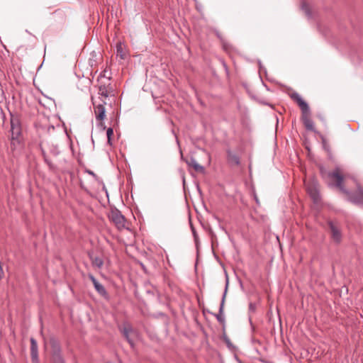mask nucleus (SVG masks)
Instances as JSON below:
<instances>
[{
    "instance_id": "nucleus-22",
    "label": "nucleus",
    "mask_w": 363,
    "mask_h": 363,
    "mask_svg": "<svg viewBox=\"0 0 363 363\" xmlns=\"http://www.w3.org/2000/svg\"><path fill=\"white\" fill-rule=\"evenodd\" d=\"M86 172H87L89 174L93 176L94 177V179H96V175L94 173V172H92L91 170H89V169H86Z\"/></svg>"
},
{
    "instance_id": "nucleus-6",
    "label": "nucleus",
    "mask_w": 363,
    "mask_h": 363,
    "mask_svg": "<svg viewBox=\"0 0 363 363\" xmlns=\"http://www.w3.org/2000/svg\"><path fill=\"white\" fill-rule=\"evenodd\" d=\"M121 332L130 345L133 347L134 344V337H136V332L128 324L124 325L123 328H121Z\"/></svg>"
},
{
    "instance_id": "nucleus-11",
    "label": "nucleus",
    "mask_w": 363,
    "mask_h": 363,
    "mask_svg": "<svg viewBox=\"0 0 363 363\" xmlns=\"http://www.w3.org/2000/svg\"><path fill=\"white\" fill-rule=\"evenodd\" d=\"M187 164L189 166H191L196 172H204V167L201 165H200L196 160L191 157L189 161L187 162Z\"/></svg>"
},
{
    "instance_id": "nucleus-4",
    "label": "nucleus",
    "mask_w": 363,
    "mask_h": 363,
    "mask_svg": "<svg viewBox=\"0 0 363 363\" xmlns=\"http://www.w3.org/2000/svg\"><path fill=\"white\" fill-rule=\"evenodd\" d=\"M329 228L333 241L337 244L340 243L342 238L340 228L333 222L329 223Z\"/></svg>"
},
{
    "instance_id": "nucleus-19",
    "label": "nucleus",
    "mask_w": 363,
    "mask_h": 363,
    "mask_svg": "<svg viewBox=\"0 0 363 363\" xmlns=\"http://www.w3.org/2000/svg\"><path fill=\"white\" fill-rule=\"evenodd\" d=\"M301 8H302V10L304 11V12L306 13V14L307 16H310L311 15L310 11H309V8H308V5L306 4L303 3Z\"/></svg>"
},
{
    "instance_id": "nucleus-18",
    "label": "nucleus",
    "mask_w": 363,
    "mask_h": 363,
    "mask_svg": "<svg viewBox=\"0 0 363 363\" xmlns=\"http://www.w3.org/2000/svg\"><path fill=\"white\" fill-rule=\"evenodd\" d=\"M32 363H39L38 353L30 354Z\"/></svg>"
},
{
    "instance_id": "nucleus-16",
    "label": "nucleus",
    "mask_w": 363,
    "mask_h": 363,
    "mask_svg": "<svg viewBox=\"0 0 363 363\" xmlns=\"http://www.w3.org/2000/svg\"><path fill=\"white\" fill-rule=\"evenodd\" d=\"M92 264H93L94 266L99 268V267H101L102 266L103 262H102V260L100 258L95 257L92 260Z\"/></svg>"
},
{
    "instance_id": "nucleus-14",
    "label": "nucleus",
    "mask_w": 363,
    "mask_h": 363,
    "mask_svg": "<svg viewBox=\"0 0 363 363\" xmlns=\"http://www.w3.org/2000/svg\"><path fill=\"white\" fill-rule=\"evenodd\" d=\"M30 354L38 353V347L36 340L31 337L30 340Z\"/></svg>"
},
{
    "instance_id": "nucleus-20",
    "label": "nucleus",
    "mask_w": 363,
    "mask_h": 363,
    "mask_svg": "<svg viewBox=\"0 0 363 363\" xmlns=\"http://www.w3.org/2000/svg\"><path fill=\"white\" fill-rule=\"evenodd\" d=\"M231 160L232 161H233L235 164H239V159L238 157H236L235 155H233L231 157Z\"/></svg>"
},
{
    "instance_id": "nucleus-8",
    "label": "nucleus",
    "mask_w": 363,
    "mask_h": 363,
    "mask_svg": "<svg viewBox=\"0 0 363 363\" xmlns=\"http://www.w3.org/2000/svg\"><path fill=\"white\" fill-rule=\"evenodd\" d=\"M52 358L53 363H65L60 354V347L55 344L53 345V352Z\"/></svg>"
},
{
    "instance_id": "nucleus-15",
    "label": "nucleus",
    "mask_w": 363,
    "mask_h": 363,
    "mask_svg": "<svg viewBox=\"0 0 363 363\" xmlns=\"http://www.w3.org/2000/svg\"><path fill=\"white\" fill-rule=\"evenodd\" d=\"M96 290L101 295L105 296L106 295V291L104 289V287L99 283V284L96 285V287H94Z\"/></svg>"
},
{
    "instance_id": "nucleus-13",
    "label": "nucleus",
    "mask_w": 363,
    "mask_h": 363,
    "mask_svg": "<svg viewBox=\"0 0 363 363\" xmlns=\"http://www.w3.org/2000/svg\"><path fill=\"white\" fill-rule=\"evenodd\" d=\"M308 113H303V123H304L306 128L308 130H313V122L312 121V120L311 118H309L308 117V116H307Z\"/></svg>"
},
{
    "instance_id": "nucleus-24",
    "label": "nucleus",
    "mask_w": 363,
    "mask_h": 363,
    "mask_svg": "<svg viewBox=\"0 0 363 363\" xmlns=\"http://www.w3.org/2000/svg\"><path fill=\"white\" fill-rule=\"evenodd\" d=\"M250 311H254L255 310V307H254V306L252 303L250 304Z\"/></svg>"
},
{
    "instance_id": "nucleus-5",
    "label": "nucleus",
    "mask_w": 363,
    "mask_h": 363,
    "mask_svg": "<svg viewBox=\"0 0 363 363\" xmlns=\"http://www.w3.org/2000/svg\"><path fill=\"white\" fill-rule=\"evenodd\" d=\"M11 139L16 140L21 134V125L17 118L11 117Z\"/></svg>"
},
{
    "instance_id": "nucleus-12",
    "label": "nucleus",
    "mask_w": 363,
    "mask_h": 363,
    "mask_svg": "<svg viewBox=\"0 0 363 363\" xmlns=\"http://www.w3.org/2000/svg\"><path fill=\"white\" fill-rule=\"evenodd\" d=\"M117 56H120L121 59L124 60L126 57L127 53L125 45L121 43H118L116 45Z\"/></svg>"
},
{
    "instance_id": "nucleus-10",
    "label": "nucleus",
    "mask_w": 363,
    "mask_h": 363,
    "mask_svg": "<svg viewBox=\"0 0 363 363\" xmlns=\"http://www.w3.org/2000/svg\"><path fill=\"white\" fill-rule=\"evenodd\" d=\"M106 109L105 107L99 104L95 108V114L97 120H103L105 117Z\"/></svg>"
},
{
    "instance_id": "nucleus-17",
    "label": "nucleus",
    "mask_w": 363,
    "mask_h": 363,
    "mask_svg": "<svg viewBox=\"0 0 363 363\" xmlns=\"http://www.w3.org/2000/svg\"><path fill=\"white\" fill-rule=\"evenodd\" d=\"M113 128L111 127L108 128V130H107V138H108V143L112 145V138H111V135H112V133H113Z\"/></svg>"
},
{
    "instance_id": "nucleus-25",
    "label": "nucleus",
    "mask_w": 363,
    "mask_h": 363,
    "mask_svg": "<svg viewBox=\"0 0 363 363\" xmlns=\"http://www.w3.org/2000/svg\"><path fill=\"white\" fill-rule=\"evenodd\" d=\"M106 196L108 198V194L107 193V191L106 190Z\"/></svg>"
},
{
    "instance_id": "nucleus-9",
    "label": "nucleus",
    "mask_w": 363,
    "mask_h": 363,
    "mask_svg": "<svg viewBox=\"0 0 363 363\" xmlns=\"http://www.w3.org/2000/svg\"><path fill=\"white\" fill-rule=\"evenodd\" d=\"M228 286V279H227L225 291L223 293V295L222 297V301H221L220 306L219 314L217 315V319L220 322H222L223 320V311L224 302H225V296H226V294H227Z\"/></svg>"
},
{
    "instance_id": "nucleus-23",
    "label": "nucleus",
    "mask_w": 363,
    "mask_h": 363,
    "mask_svg": "<svg viewBox=\"0 0 363 363\" xmlns=\"http://www.w3.org/2000/svg\"><path fill=\"white\" fill-rule=\"evenodd\" d=\"M108 218L111 220H113V211L111 210L110 213L108 215Z\"/></svg>"
},
{
    "instance_id": "nucleus-1",
    "label": "nucleus",
    "mask_w": 363,
    "mask_h": 363,
    "mask_svg": "<svg viewBox=\"0 0 363 363\" xmlns=\"http://www.w3.org/2000/svg\"><path fill=\"white\" fill-rule=\"evenodd\" d=\"M326 176L331 180L335 182V186L342 192L348 196L349 199L355 203L363 204V191H359L356 195L350 196V192L345 188L343 185L344 178L342 175L340 168L336 167L333 172H329Z\"/></svg>"
},
{
    "instance_id": "nucleus-21",
    "label": "nucleus",
    "mask_w": 363,
    "mask_h": 363,
    "mask_svg": "<svg viewBox=\"0 0 363 363\" xmlns=\"http://www.w3.org/2000/svg\"><path fill=\"white\" fill-rule=\"evenodd\" d=\"M91 281L93 282V284H94V287H96V284H99V282L93 276H91Z\"/></svg>"
},
{
    "instance_id": "nucleus-2",
    "label": "nucleus",
    "mask_w": 363,
    "mask_h": 363,
    "mask_svg": "<svg viewBox=\"0 0 363 363\" xmlns=\"http://www.w3.org/2000/svg\"><path fill=\"white\" fill-rule=\"evenodd\" d=\"M307 191L315 203L320 201V192L318 183L315 180L306 182Z\"/></svg>"
},
{
    "instance_id": "nucleus-3",
    "label": "nucleus",
    "mask_w": 363,
    "mask_h": 363,
    "mask_svg": "<svg viewBox=\"0 0 363 363\" xmlns=\"http://www.w3.org/2000/svg\"><path fill=\"white\" fill-rule=\"evenodd\" d=\"M115 227H116L118 230L125 229L130 235H132V233L129 230L128 223H127L125 217L116 208H115Z\"/></svg>"
},
{
    "instance_id": "nucleus-7",
    "label": "nucleus",
    "mask_w": 363,
    "mask_h": 363,
    "mask_svg": "<svg viewBox=\"0 0 363 363\" xmlns=\"http://www.w3.org/2000/svg\"><path fill=\"white\" fill-rule=\"evenodd\" d=\"M291 98L297 102L303 113H309V107L307 103L303 100L301 96L298 93L292 94Z\"/></svg>"
}]
</instances>
